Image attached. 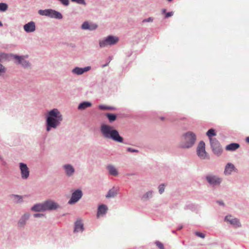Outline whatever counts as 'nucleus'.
Segmentation results:
<instances>
[{"instance_id":"14","label":"nucleus","mask_w":249,"mask_h":249,"mask_svg":"<svg viewBox=\"0 0 249 249\" xmlns=\"http://www.w3.org/2000/svg\"><path fill=\"white\" fill-rule=\"evenodd\" d=\"M225 220L227 221H229L231 224L236 227H239L241 226L240 223L238 219L237 218H232L231 215L227 216L225 217Z\"/></svg>"},{"instance_id":"4","label":"nucleus","mask_w":249,"mask_h":249,"mask_svg":"<svg viewBox=\"0 0 249 249\" xmlns=\"http://www.w3.org/2000/svg\"><path fill=\"white\" fill-rule=\"evenodd\" d=\"M184 142L181 144V147L183 148H190L195 143L196 137L192 132H188L183 135Z\"/></svg>"},{"instance_id":"29","label":"nucleus","mask_w":249,"mask_h":249,"mask_svg":"<svg viewBox=\"0 0 249 249\" xmlns=\"http://www.w3.org/2000/svg\"><path fill=\"white\" fill-rule=\"evenodd\" d=\"M8 8V5L7 4L5 3H0V11L4 12Z\"/></svg>"},{"instance_id":"9","label":"nucleus","mask_w":249,"mask_h":249,"mask_svg":"<svg viewBox=\"0 0 249 249\" xmlns=\"http://www.w3.org/2000/svg\"><path fill=\"white\" fill-rule=\"evenodd\" d=\"M206 178L207 181L212 185H218L221 182V179L215 176L208 175Z\"/></svg>"},{"instance_id":"39","label":"nucleus","mask_w":249,"mask_h":249,"mask_svg":"<svg viewBox=\"0 0 249 249\" xmlns=\"http://www.w3.org/2000/svg\"><path fill=\"white\" fill-rule=\"evenodd\" d=\"M145 196H146V197H148L149 196H152V192H147L145 195Z\"/></svg>"},{"instance_id":"31","label":"nucleus","mask_w":249,"mask_h":249,"mask_svg":"<svg viewBox=\"0 0 249 249\" xmlns=\"http://www.w3.org/2000/svg\"><path fill=\"white\" fill-rule=\"evenodd\" d=\"M155 244L160 249H164L163 244L160 241H156Z\"/></svg>"},{"instance_id":"24","label":"nucleus","mask_w":249,"mask_h":249,"mask_svg":"<svg viewBox=\"0 0 249 249\" xmlns=\"http://www.w3.org/2000/svg\"><path fill=\"white\" fill-rule=\"evenodd\" d=\"M118 194V189L117 188H113L109 190L106 195L107 198L113 197L115 196Z\"/></svg>"},{"instance_id":"3","label":"nucleus","mask_w":249,"mask_h":249,"mask_svg":"<svg viewBox=\"0 0 249 249\" xmlns=\"http://www.w3.org/2000/svg\"><path fill=\"white\" fill-rule=\"evenodd\" d=\"M57 205L55 202L48 200L43 203L38 204L35 205L32 208V210L34 211H44L48 210L55 209L57 208Z\"/></svg>"},{"instance_id":"10","label":"nucleus","mask_w":249,"mask_h":249,"mask_svg":"<svg viewBox=\"0 0 249 249\" xmlns=\"http://www.w3.org/2000/svg\"><path fill=\"white\" fill-rule=\"evenodd\" d=\"M82 195V191L77 190L72 194L71 197L69 201V204H72L76 202L81 197Z\"/></svg>"},{"instance_id":"17","label":"nucleus","mask_w":249,"mask_h":249,"mask_svg":"<svg viewBox=\"0 0 249 249\" xmlns=\"http://www.w3.org/2000/svg\"><path fill=\"white\" fill-rule=\"evenodd\" d=\"M90 69V67H89V66L85 67L84 68H80L77 67V68H74L72 70V71L73 73H74L76 74L80 75V74H82V73H83L85 72H86V71H89Z\"/></svg>"},{"instance_id":"33","label":"nucleus","mask_w":249,"mask_h":249,"mask_svg":"<svg viewBox=\"0 0 249 249\" xmlns=\"http://www.w3.org/2000/svg\"><path fill=\"white\" fill-rule=\"evenodd\" d=\"M6 72V68L2 64H0V73H5Z\"/></svg>"},{"instance_id":"37","label":"nucleus","mask_w":249,"mask_h":249,"mask_svg":"<svg viewBox=\"0 0 249 249\" xmlns=\"http://www.w3.org/2000/svg\"><path fill=\"white\" fill-rule=\"evenodd\" d=\"M127 150L128 152H138V150L132 149V148H130V147L127 148Z\"/></svg>"},{"instance_id":"41","label":"nucleus","mask_w":249,"mask_h":249,"mask_svg":"<svg viewBox=\"0 0 249 249\" xmlns=\"http://www.w3.org/2000/svg\"><path fill=\"white\" fill-rule=\"evenodd\" d=\"M15 197H16L18 198V202H20V201H22V197L21 196H15Z\"/></svg>"},{"instance_id":"5","label":"nucleus","mask_w":249,"mask_h":249,"mask_svg":"<svg viewBox=\"0 0 249 249\" xmlns=\"http://www.w3.org/2000/svg\"><path fill=\"white\" fill-rule=\"evenodd\" d=\"M40 15L46 16L53 18L61 19L62 16L61 13L52 9L40 10L38 11Z\"/></svg>"},{"instance_id":"40","label":"nucleus","mask_w":249,"mask_h":249,"mask_svg":"<svg viewBox=\"0 0 249 249\" xmlns=\"http://www.w3.org/2000/svg\"><path fill=\"white\" fill-rule=\"evenodd\" d=\"M43 215L42 214H40V213H36L34 215V217H40V216H43Z\"/></svg>"},{"instance_id":"19","label":"nucleus","mask_w":249,"mask_h":249,"mask_svg":"<svg viewBox=\"0 0 249 249\" xmlns=\"http://www.w3.org/2000/svg\"><path fill=\"white\" fill-rule=\"evenodd\" d=\"M63 167L67 176H71L74 172V168L70 164H66Z\"/></svg>"},{"instance_id":"47","label":"nucleus","mask_w":249,"mask_h":249,"mask_svg":"<svg viewBox=\"0 0 249 249\" xmlns=\"http://www.w3.org/2000/svg\"><path fill=\"white\" fill-rule=\"evenodd\" d=\"M107 64H105V65H104L103 66V67H105V66H107Z\"/></svg>"},{"instance_id":"27","label":"nucleus","mask_w":249,"mask_h":249,"mask_svg":"<svg viewBox=\"0 0 249 249\" xmlns=\"http://www.w3.org/2000/svg\"><path fill=\"white\" fill-rule=\"evenodd\" d=\"M207 135L209 138L210 141H211V139H214L215 138H212V136H214L216 135V133L214 132V130L213 129H209L207 133Z\"/></svg>"},{"instance_id":"8","label":"nucleus","mask_w":249,"mask_h":249,"mask_svg":"<svg viewBox=\"0 0 249 249\" xmlns=\"http://www.w3.org/2000/svg\"><path fill=\"white\" fill-rule=\"evenodd\" d=\"M118 38L109 36L106 39L100 41L99 45L101 47H104L107 45H112L118 41Z\"/></svg>"},{"instance_id":"23","label":"nucleus","mask_w":249,"mask_h":249,"mask_svg":"<svg viewBox=\"0 0 249 249\" xmlns=\"http://www.w3.org/2000/svg\"><path fill=\"white\" fill-rule=\"evenodd\" d=\"M240 147L238 143H232L226 146V150L227 151H234L238 149Z\"/></svg>"},{"instance_id":"43","label":"nucleus","mask_w":249,"mask_h":249,"mask_svg":"<svg viewBox=\"0 0 249 249\" xmlns=\"http://www.w3.org/2000/svg\"><path fill=\"white\" fill-rule=\"evenodd\" d=\"M218 203H219V204L220 205H224V203L222 202H221V201H218Z\"/></svg>"},{"instance_id":"28","label":"nucleus","mask_w":249,"mask_h":249,"mask_svg":"<svg viewBox=\"0 0 249 249\" xmlns=\"http://www.w3.org/2000/svg\"><path fill=\"white\" fill-rule=\"evenodd\" d=\"M106 116L108 118L110 122L114 121L116 119V115L115 114L107 113Z\"/></svg>"},{"instance_id":"38","label":"nucleus","mask_w":249,"mask_h":249,"mask_svg":"<svg viewBox=\"0 0 249 249\" xmlns=\"http://www.w3.org/2000/svg\"><path fill=\"white\" fill-rule=\"evenodd\" d=\"M173 12H168L166 14L165 17V18H168L173 16Z\"/></svg>"},{"instance_id":"16","label":"nucleus","mask_w":249,"mask_h":249,"mask_svg":"<svg viewBox=\"0 0 249 249\" xmlns=\"http://www.w3.org/2000/svg\"><path fill=\"white\" fill-rule=\"evenodd\" d=\"M107 211V207L106 205L102 204L99 206L97 211V216L98 218L101 215L105 214Z\"/></svg>"},{"instance_id":"13","label":"nucleus","mask_w":249,"mask_h":249,"mask_svg":"<svg viewBox=\"0 0 249 249\" xmlns=\"http://www.w3.org/2000/svg\"><path fill=\"white\" fill-rule=\"evenodd\" d=\"M24 30L27 32H33L36 30L35 23L33 21H31L24 25Z\"/></svg>"},{"instance_id":"21","label":"nucleus","mask_w":249,"mask_h":249,"mask_svg":"<svg viewBox=\"0 0 249 249\" xmlns=\"http://www.w3.org/2000/svg\"><path fill=\"white\" fill-rule=\"evenodd\" d=\"M84 230L83 224L80 220H77L75 223L74 232L82 231Z\"/></svg>"},{"instance_id":"26","label":"nucleus","mask_w":249,"mask_h":249,"mask_svg":"<svg viewBox=\"0 0 249 249\" xmlns=\"http://www.w3.org/2000/svg\"><path fill=\"white\" fill-rule=\"evenodd\" d=\"M91 106V104L89 102H84L79 104L78 108L80 110H83Z\"/></svg>"},{"instance_id":"1","label":"nucleus","mask_w":249,"mask_h":249,"mask_svg":"<svg viewBox=\"0 0 249 249\" xmlns=\"http://www.w3.org/2000/svg\"><path fill=\"white\" fill-rule=\"evenodd\" d=\"M46 120V130L50 131L51 128H56L62 121V116L57 109H53L48 112Z\"/></svg>"},{"instance_id":"30","label":"nucleus","mask_w":249,"mask_h":249,"mask_svg":"<svg viewBox=\"0 0 249 249\" xmlns=\"http://www.w3.org/2000/svg\"><path fill=\"white\" fill-rule=\"evenodd\" d=\"M99 108L102 110H111L113 108V107H111L106 106L104 105L99 106Z\"/></svg>"},{"instance_id":"22","label":"nucleus","mask_w":249,"mask_h":249,"mask_svg":"<svg viewBox=\"0 0 249 249\" xmlns=\"http://www.w3.org/2000/svg\"><path fill=\"white\" fill-rule=\"evenodd\" d=\"M107 169L109 172V174L113 176H117L118 175V172L116 168L112 165H109L107 166Z\"/></svg>"},{"instance_id":"32","label":"nucleus","mask_w":249,"mask_h":249,"mask_svg":"<svg viewBox=\"0 0 249 249\" xmlns=\"http://www.w3.org/2000/svg\"><path fill=\"white\" fill-rule=\"evenodd\" d=\"M159 189L160 193V194H162L164 191V185L163 184L160 185L159 187Z\"/></svg>"},{"instance_id":"15","label":"nucleus","mask_w":249,"mask_h":249,"mask_svg":"<svg viewBox=\"0 0 249 249\" xmlns=\"http://www.w3.org/2000/svg\"><path fill=\"white\" fill-rule=\"evenodd\" d=\"M236 169L234 165L231 163H228L225 166L224 174L229 175L231 174L232 171H235Z\"/></svg>"},{"instance_id":"45","label":"nucleus","mask_w":249,"mask_h":249,"mask_svg":"<svg viewBox=\"0 0 249 249\" xmlns=\"http://www.w3.org/2000/svg\"><path fill=\"white\" fill-rule=\"evenodd\" d=\"M152 21V19L151 18H149L147 20V21Z\"/></svg>"},{"instance_id":"42","label":"nucleus","mask_w":249,"mask_h":249,"mask_svg":"<svg viewBox=\"0 0 249 249\" xmlns=\"http://www.w3.org/2000/svg\"><path fill=\"white\" fill-rule=\"evenodd\" d=\"M246 141L247 142L249 143V137H248L246 138Z\"/></svg>"},{"instance_id":"34","label":"nucleus","mask_w":249,"mask_h":249,"mask_svg":"<svg viewBox=\"0 0 249 249\" xmlns=\"http://www.w3.org/2000/svg\"><path fill=\"white\" fill-rule=\"evenodd\" d=\"M195 234L196 236H197L200 238H204L205 236V234H203V233L197 232V231L196 232Z\"/></svg>"},{"instance_id":"18","label":"nucleus","mask_w":249,"mask_h":249,"mask_svg":"<svg viewBox=\"0 0 249 249\" xmlns=\"http://www.w3.org/2000/svg\"><path fill=\"white\" fill-rule=\"evenodd\" d=\"M11 55L14 54H9L4 53H0V62H3L9 60L10 59H13V57Z\"/></svg>"},{"instance_id":"25","label":"nucleus","mask_w":249,"mask_h":249,"mask_svg":"<svg viewBox=\"0 0 249 249\" xmlns=\"http://www.w3.org/2000/svg\"><path fill=\"white\" fill-rule=\"evenodd\" d=\"M29 217V214H25L23 216H22L18 222V227H21L23 226L25 224L26 221Z\"/></svg>"},{"instance_id":"36","label":"nucleus","mask_w":249,"mask_h":249,"mask_svg":"<svg viewBox=\"0 0 249 249\" xmlns=\"http://www.w3.org/2000/svg\"><path fill=\"white\" fill-rule=\"evenodd\" d=\"M65 5H68L69 3V0H59Z\"/></svg>"},{"instance_id":"11","label":"nucleus","mask_w":249,"mask_h":249,"mask_svg":"<svg viewBox=\"0 0 249 249\" xmlns=\"http://www.w3.org/2000/svg\"><path fill=\"white\" fill-rule=\"evenodd\" d=\"M20 169L22 178L23 179L27 178L29 176V170L27 165L23 163H20Z\"/></svg>"},{"instance_id":"35","label":"nucleus","mask_w":249,"mask_h":249,"mask_svg":"<svg viewBox=\"0 0 249 249\" xmlns=\"http://www.w3.org/2000/svg\"><path fill=\"white\" fill-rule=\"evenodd\" d=\"M72 1L75 2L78 4H83L84 5L86 4L84 0H71Z\"/></svg>"},{"instance_id":"44","label":"nucleus","mask_w":249,"mask_h":249,"mask_svg":"<svg viewBox=\"0 0 249 249\" xmlns=\"http://www.w3.org/2000/svg\"><path fill=\"white\" fill-rule=\"evenodd\" d=\"M166 12V10L165 9L162 10V13H165Z\"/></svg>"},{"instance_id":"2","label":"nucleus","mask_w":249,"mask_h":249,"mask_svg":"<svg viewBox=\"0 0 249 249\" xmlns=\"http://www.w3.org/2000/svg\"><path fill=\"white\" fill-rule=\"evenodd\" d=\"M101 131L104 137L107 139H111L113 141L123 142V138L120 136L117 130L114 129L113 127L107 124H103L101 126Z\"/></svg>"},{"instance_id":"12","label":"nucleus","mask_w":249,"mask_h":249,"mask_svg":"<svg viewBox=\"0 0 249 249\" xmlns=\"http://www.w3.org/2000/svg\"><path fill=\"white\" fill-rule=\"evenodd\" d=\"M13 57V59H16L18 61V64H21L25 68H28L30 67V64L28 62L24 60L23 56H19L17 55H11Z\"/></svg>"},{"instance_id":"20","label":"nucleus","mask_w":249,"mask_h":249,"mask_svg":"<svg viewBox=\"0 0 249 249\" xmlns=\"http://www.w3.org/2000/svg\"><path fill=\"white\" fill-rule=\"evenodd\" d=\"M97 26L93 23H89L88 22H85L82 25V28L83 29H89L93 30L97 28Z\"/></svg>"},{"instance_id":"46","label":"nucleus","mask_w":249,"mask_h":249,"mask_svg":"<svg viewBox=\"0 0 249 249\" xmlns=\"http://www.w3.org/2000/svg\"><path fill=\"white\" fill-rule=\"evenodd\" d=\"M2 26V23H1V22L0 21V26Z\"/></svg>"},{"instance_id":"6","label":"nucleus","mask_w":249,"mask_h":249,"mask_svg":"<svg viewBox=\"0 0 249 249\" xmlns=\"http://www.w3.org/2000/svg\"><path fill=\"white\" fill-rule=\"evenodd\" d=\"M210 143L214 154L217 156H220L223 152V149L219 142L216 139H211Z\"/></svg>"},{"instance_id":"7","label":"nucleus","mask_w":249,"mask_h":249,"mask_svg":"<svg viewBox=\"0 0 249 249\" xmlns=\"http://www.w3.org/2000/svg\"><path fill=\"white\" fill-rule=\"evenodd\" d=\"M197 155L201 159L209 158V155L205 151V144L204 142L201 141L197 147Z\"/></svg>"}]
</instances>
